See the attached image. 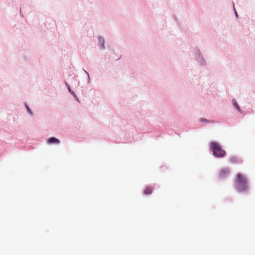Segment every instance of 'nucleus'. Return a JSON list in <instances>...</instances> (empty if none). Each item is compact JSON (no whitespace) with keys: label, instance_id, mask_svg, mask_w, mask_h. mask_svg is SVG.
Returning <instances> with one entry per match:
<instances>
[{"label":"nucleus","instance_id":"1","mask_svg":"<svg viewBox=\"0 0 255 255\" xmlns=\"http://www.w3.org/2000/svg\"><path fill=\"white\" fill-rule=\"evenodd\" d=\"M234 187L235 191L239 193H248L250 186L248 178L241 173L238 172L234 180Z\"/></svg>","mask_w":255,"mask_h":255},{"label":"nucleus","instance_id":"2","mask_svg":"<svg viewBox=\"0 0 255 255\" xmlns=\"http://www.w3.org/2000/svg\"><path fill=\"white\" fill-rule=\"evenodd\" d=\"M209 150L212 152V155L217 158H224L227 155V152L222 148L220 143L216 141L210 142Z\"/></svg>","mask_w":255,"mask_h":255},{"label":"nucleus","instance_id":"3","mask_svg":"<svg viewBox=\"0 0 255 255\" xmlns=\"http://www.w3.org/2000/svg\"><path fill=\"white\" fill-rule=\"evenodd\" d=\"M194 56L200 66L205 67L207 65V63L204 58L203 54L198 47H196L194 49Z\"/></svg>","mask_w":255,"mask_h":255},{"label":"nucleus","instance_id":"4","mask_svg":"<svg viewBox=\"0 0 255 255\" xmlns=\"http://www.w3.org/2000/svg\"><path fill=\"white\" fill-rule=\"evenodd\" d=\"M229 162L233 164H242L243 163V160L241 157L233 155L230 157Z\"/></svg>","mask_w":255,"mask_h":255},{"label":"nucleus","instance_id":"5","mask_svg":"<svg viewBox=\"0 0 255 255\" xmlns=\"http://www.w3.org/2000/svg\"><path fill=\"white\" fill-rule=\"evenodd\" d=\"M64 83H65V86L67 87V89L68 92H69V93L73 97V98L75 101H76L77 102H78V103H80V102L79 98L77 96L73 90H72L69 84L65 81H64Z\"/></svg>","mask_w":255,"mask_h":255},{"label":"nucleus","instance_id":"6","mask_svg":"<svg viewBox=\"0 0 255 255\" xmlns=\"http://www.w3.org/2000/svg\"><path fill=\"white\" fill-rule=\"evenodd\" d=\"M105 40L103 36H98V45L100 48L102 50H105L106 48L105 45Z\"/></svg>","mask_w":255,"mask_h":255},{"label":"nucleus","instance_id":"7","mask_svg":"<svg viewBox=\"0 0 255 255\" xmlns=\"http://www.w3.org/2000/svg\"><path fill=\"white\" fill-rule=\"evenodd\" d=\"M46 143L48 144H59L60 140L54 136H52L46 139Z\"/></svg>","mask_w":255,"mask_h":255},{"label":"nucleus","instance_id":"8","mask_svg":"<svg viewBox=\"0 0 255 255\" xmlns=\"http://www.w3.org/2000/svg\"><path fill=\"white\" fill-rule=\"evenodd\" d=\"M230 169L228 168H224L222 169L219 173V177L220 178H225L227 176L230 172Z\"/></svg>","mask_w":255,"mask_h":255},{"label":"nucleus","instance_id":"9","mask_svg":"<svg viewBox=\"0 0 255 255\" xmlns=\"http://www.w3.org/2000/svg\"><path fill=\"white\" fill-rule=\"evenodd\" d=\"M232 105H233V107H234V108L239 113H240L241 114H243V112L242 111V110L241 109V108H240L239 105L238 104L237 101H236V100L235 99H233L232 101Z\"/></svg>","mask_w":255,"mask_h":255},{"label":"nucleus","instance_id":"10","mask_svg":"<svg viewBox=\"0 0 255 255\" xmlns=\"http://www.w3.org/2000/svg\"><path fill=\"white\" fill-rule=\"evenodd\" d=\"M199 122L201 123H205L206 124H214L215 123H219L218 122L214 120H210L206 118H202L199 120Z\"/></svg>","mask_w":255,"mask_h":255},{"label":"nucleus","instance_id":"11","mask_svg":"<svg viewBox=\"0 0 255 255\" xmlns=\"http://www.w3.org/2000/svg\"><path fill=\"white\" fill-rule=\"evenodd\" d=\"M153 191V187L151 186H147L144 190L143 194L145 195H151Z\"/></svg>","mask_w":255,"mask_h":255},{"label":"nucleus","instance_id":"12","mask_svg":"<svg viewBox=\"0 0 255 255\" xmlns=\"http://www.w3.org/2000/svg\"><path fill=\"white\" fill-rule=\"evenodd\" d=\"M24 107L26 110L27 112L31 116H33V113L31 111V109L29 108V106L28 105V104L25 102L24 103Z\"/></svg>","mask_w":255,"mask_h":255},{"label":"nucleus","instance_id":"13","mask_svg":"<svg viewBox=\"0 0 255 255\" xmlns=\"http://www.w3.org/2000/svg\"><path fill=\"white\" fill-rule=\"evenodd\" d=\"M172 18L174 19V21H175L176 23L177 24V25L179 26H180V22H179V21L178 19V18L177 17V16L173 14L172 15Z\"/></svg>","mask_w":255,"mask_h":255},{"label":"nucleus","instance_id":"14","mask_svg":"<svg viewBox=\"0 0 255 255\" xmlns=\"http://www.w3.org/2000/svg\"><path fill=\"white\" fill-rule=\"evenodd\" d=\"M233 6H234V13H235V17L236 19H238L239 18V15L238 14V12L235 7V5H234V3L233 2Z\"/></svg>","mask_w":255,"mask_h":255},{"label":"nucleus","instance_id":"15","mask_svg":"<svg viewBox=\"0 0 255 255\" xmlns=\"http://www.w3.org/2000/svg\"><path fill=\"white\" fill-rule=\"evenodd\" d=\"M87 82H88V83H90V81H91V79H90V77L89 74L88 75H87Z\"/></svg>","mask_w":255,"mask_h":255},{"label":"nucleus","instance_id":"16","mask_svg":"<svg viewBox=\"0 0 255 255\" xmlns=\"http://www.w3.org/2000/svg\"><path fill=\"white\" fill-rule=\"evenodd\" d=\"M82 70L84 72V73L86 74V75H87L89 74L84 68H83Z\"/></svg>","mask_w":255,"mask_h":255},{"label":"nucleus","instance_id":"17","mask_svg":"<svg viewBox=\"0 0 255 255\" xmlns=\"http://www.w3.org/2000/svg\"><path fill=\"white\" fill-rule=\"evenodd\" d=\"M20 15L21 16L23 17V14L21 13V8H20Z\"/></svg>","mask_w":255,"mask_h":255},{"label":"nucleus","instance_id":"18","mask_svg":"<svg viewBox=\"0 0 255 255\" xmlns=\"http://www.w3.org/2000/svg\"><path fill=\"white\" fill-rule=\"evenodd\" d=\"M160 135H157V136H156V138H158V137H160Z\"/></svg>","mask_w":255,"mask_h":255}]
</instances>
